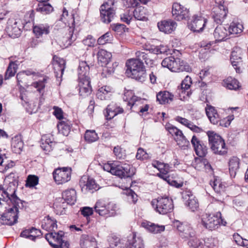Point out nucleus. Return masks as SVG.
Returning a JSON list of instances; mask_svg holds the SVG:
<instances>
[{"instance_id":"nucleus-31","label":"nucleus","mask_w":248,"mask_h":248,"mask_svg":"<svg viewBox=\"0 0 248 248\" xmlns=\"http://www.w3.org/2000/svg\"><path fill=\"white\" fill-rule=\"evenodd\" d=\"M142 226L150 232L154 233H161L165 230L164 226L159 225L148 221L143 222Z\"/></svg>"},{"instance_id":"nucleus-29","label":"nucleus","mask_w":248,"mask_h":248,"mask_svg":"<svg viewBox=\"0 0 248 248\" xmlns=\"http://www.w3.org/2000/svg\"><path fill=\"white\" fill-rule=\"evenodd\" d=\"M33 31L37 38L43 34L47 35L50 32V27L47 24H40L33 26Z\"/></svg>"},{"instance_id":"nucleus-4","label":"nucleus","mask_w":248,"mask_h":248,"mask_svg":"<svg viewBox=\"0 0 248 248\" xmlns=\"http://www.w3.org/2000/svg\"><path fill=\"white\" fill-rule=\"evenodd\" d=\"M161 65L173 72H188L191 70L187 62L179 58H175L174 56L165 58L162 61Z\"/></svg>"},{"instance_id":"nucleus-33","label":"nucleus","mask_w":248,"mask_h":248,"mask_svg":"<svg viewBox=\"0 0 248 248\" xmlns=\"http://www.w3.org/2000/svg\"><path fill=\"white\" fill-rule=\"evenodd\" d=\"M136 58H133L134 60L140 62H144L147 65H151L153 64V61L150 56V53H146L145 51H138L136 52Z\"/></svg>"},{"instance_id":"nucleus-41","label":"nucleus","mask_w":248,"mask_h":248,"mask_svg":"<svg viewBox=\"0 0 248 248\" xmlns=\"http://www.w3.org/2000/svg\"><path fill=\"white\" fill-rule=\"evenodd\" d=\"M84 187H85L86 190L91 193H93L100 188V186L95 182V181L91 178H88L86 184L84 185L83 187H82L81 190L82 191H83Z\"/></svg>"},{"instance_id":"nucleus-54","label":"nucleus","mask_w":248,"mask_h":248,"mask_svg":"<svg viewBox=\"0 0 248 248\" xmlns=\"http://www.w3.org/2000/svg\"><path fill=\"white\" fill-rule=\"evenodd\" d=\"M118 0H106V1L100 6L102 8L107 9H117L116 4Z\"/></svg>"},{"instance_id":"nucleus-44","label":"nucleus","mask_w":248,"mask_h":248,"mask_svg":"<svg viewBox=\"0 0 248 248\" xmlns=\"http://www.w3.org/2000/svg\"><path fill=\"white\" fill-rule=\"evenodd\" d=\"M121 166L124 172V178L131 177L135 174V169L132 166L127 164H122Z\"/></svg>"},{"instance_id":"nucleus-24","label":"nucleus","mask_w":248,"mask_h":248,"mask_svg":"<svg viewBox=\"0 0 248 248\" xmlns=\"http://www.w3.org/2000/svg\"><path fill=\"white\" fill-rule=\"evenodd\" d=\"M165 128L172 136H176L177 139H179L180 140L184 141L185 144H189V141L187 140L186 137L184 135L182 131L178 129L176 127L169 124H166Z\"/></svg>"},{"instance_id":"nucleus-25","label":"nucleus","mask_w":248,"mask_h":248,"mask_svg":"<svg viewBox=\"0 0 248 248\" xmlns=\"http://www.w3.org/2000/svg\"><path fill=\"white\" fill-rule=\"evenodd\" d=\"M229 34L228 31L226 28L221 25L215 28L213 33L216 41L217 42L224 41Z\"/></svg>"},{"instance_id":"nucleus-11","label":"nucleus","mask_w":248,"mask_h":248,"mask_svg":"<svg viewBox=\"0 0 248 248\" xmlns=\"http://www.w3.org/2000/svg\"><path fill=\"white\" fill-rule=\"evenodd\" d=\"M182 198L185 205L192 212H195L199 208V202L190 190H186L182 193Z\"/></svg>"},{"instance_id":"nucleus-34","label":"nucleus","mask_w":248,"mask_h":248,"mask_svg":"<svg viewBox=\"0 0 248 248\" xmlns=\"http://www.w3.org/2000/svg\"><path fill=\"white\" fill-rule=\"evenodd\" d=\"M135 18L138 20L147 21L148 20L147 9L142 6L136 7L133 12Z\"/></svg>"},{"instance_id":"nucleus-21","label":"nucleus","mask_w":248,"mask_h":248,"mask_svg":"<svg viewBox=\"0 0 248 248\" xmlns=\"http://www.w3.org/2000/svg\"><path fill=\"white\" fill-rule=\"evenodd\" d=\"M206 114L211 123L214 124L220 125V122L222 121L219 114L217 113L215 108L211 106H208L205 108Z\"/></svg>"},{"instance_id":"nucleus-57","label":"nucleus","mask_w":248,"mask_h":248,"mask_svg":"<svg viewBox=\"0 0 248 248\" xmlns=\"http://www.w3.org/2000/svg\"><path fill=\"white\" fill-rule=\"evenodd\" d=\"M113 153L117 158L123 159L126 156L125 150H123L120 146H117L114 148Z\"/></svg>"},{"instance_id":"nucleus-26","label":"nucleus","mask_w":248,"mask_h":248,"mask_svg":"<svg viewBox=\"0 0 248 248\" xmlns=\"http://www.w3.org/2000/svg\"><path fill=\"white\" fill-rule=\"evenodd\" d=\"M111 57V53L104 49H100L97 53L98 61L102 66H106L108 64Z\"/></svg>"},{"instance_id":"nucleus-59","label":"nucleus","mask_w":248,"mask_h":248,"mask_svg":"<svg viewBox=\"0 0 248 248\" xmlns=\"http://www.w3.org/2000/svg\"><path fill=\"white\" fill-rule=\"evenodd\" d=\"M31 233H32V227L31 229L23 230L21 232L20 236L32 241H35V236L31 234Z\"/></svg>"},{"instance_id":"nucleus-17","label":"nucleus","mask_w":248,"mask_h":248,"mask_svg":"<svg viewBox=\"0 0 248 248\" xmlns=\"http://www.w3.org/2000/svg\"><path fill=\"white\" fill-rule=\"evenodd\" d=\"M242 50L240 48H236L231 53L230 60L231 63L237 73L242 72L241 67L243 64L241 57Z\"/></svg>"},{"instance_id":"nucleus-22","label":"nucleus","mask_w":248,"mask_h":248,"mask_svg":"<svg viewBox=\"0 0 248 248\" xmlns=\"http://www.w3.org/2000/svg\"><path fill=\"white\" fill-rule=\"evenodd\" d=\"M123 108L116 106L114 103H111L108 106L105 116L107 120H110L118 114L123 113Z\"/></svg>"},{"instance_id":"nucleus-52","label":"nucleus","mask_w":248,"mask_h":248,"mask_svg":"<svg viewBox=\"0 0 248 248\" xmlns=\"http://www.w3.org/2000/svg\"><path fill=\"white\" fill-rule=\"evenodd\" d=\"M48 78L46 77H44L42 80H39L37 81L34 82L32 83V85L37 89V90L40 93L43 91L45 87V84Z\"/></svg>"},{"instance_id":"nucleus-19","label":"nucleus","mask_w":248,"mask_h":248,"mask_svg":"<svg viewBox=\"0 0 248 248\" xmlns=\"http://www.w3.org/2000/svg\"><path fill=\"white\" fill-rule=\"evenodd\" d=\"M157 27L160 31L170 33L176 28V23L172 20H164L158 22Z\"/></svg>"},{"instance_id":"nucleus-62","label":"nucleus","mask_w":248,"mask_h":248,"mask_svg":"<svg viewBox=\"0 0 248 248\" xmlns=\"http://www.w3.org/2000/svg\"><path fill=\"white\" fill-rule=\"evenodd\" d=\"M210 185L216 192L219 193L220 192L222 185L219 180L215 179L213 182L210 183Z\"/></svg>"},{"instance_id":"nucleus-50","label":"nucleus","mask_w":248,"mask_h":248,"mask_svg":"<svg viewBox=\"0 0 248 248\" xmlns=\"http://www.w3.org/2000/svg\"><path fill=\"white\" fill-rule=\"evenodd\" d=\"M112 38L113 36L111 32H107L98 39L97 43L99 45H103L110 43L112 40Z\"/></svg>"},{"instance_id":"nucleus-35","label":"nucleus","mask_w":248,"mask_h":248,"mask_svg":"<svg viewBox=\"0 0 248 248\" xmlns=\"http://www.w3.org/2000/svg\"><path fill=\"white\" fill-rule=\"evenodd\" d=\"M80 245L82 248H88L90 245L95 248L96 242L94 237L90 238L88 235L82 234L80 239Z\"/></svg>"},{"instance_id":"nucleus-42","label":"nucleus","mask_w":248,"mask_h":248,"mask_svg":"<svg viewBox=\"0 0 248 248\" xmlns=\"http://www.w3.org/2000/svg\"><path fill=\"white\" fill-rule=\"evenodd\" d=\"M55 237H56L57 245H58L59 248H69V243L62 239L64 232L63 231H59L57 232H54Z\"/></svg>"},{"instance_id":"nucleus-48","label":"nucleus","mask_w":248,"mask_h":248,"mask_svg":"<svg viewBox=\"0 0 248 248\" xmlns=\"http://www.w3.org/2000/svg\"><path fill=\"white\" fill-rule=\"evenodd\" d=\"M226 88L230 90H236L238 89L240 86L238 81L231 77L228 78L225 81Z\"/></svg>"},{"instance_id":"nucleus-13","label":"nucleus","mask_w":248,"mask_h":248,"mask_svg":"<svg viewBox=\"0 0 248 248\" xmlns=\"http://www.w3.org/2000/svg\"><path fill=\"white\" fill-rule=\"evenodd\" d=\"M6 31L8 35L12 38H16L21 33L20 22L14 18H10L7 23Z\"/></svg>"},{"instance_id":"nucleus-36","label":"nucleus","mask_w":248,"mask_h":248,"mask_svg":"<svg viewBox=\"0 0 248 248\" xmlns=\"http://www.w3.org/2000/svg\"><path fill=\"white\" fill-rule=\"evenodd\" d=\"M67 204L62 199L56 201L53 204V207L56 214L59 215L65 214V209L67 208Z\"/></svg>"},{"instance_id":"nucleus-55","label":"nucleus","mask_w":248,"mask_h":248,"mask_svg":"<svg viewBox=\"0 0 248 248\" xmlns=\"http://www.w3.org/2000/svg\"><path fill=\"white\" fill-rule=\"evenodd\" d=\"M79 94L80 96L85 97L90 95L92 91V86H87L84 87L82 86L78 85Z\"/></svg>"},{"instance_id":"nucleus-58","label":"nucleus","mask_w":248,"mask_h":248,"mask_svg":"<svg viewBox=\"0 0 248 248\" xmlns=\"http://www.w3.org/2000/svg\"><path fill=\"white\" fill-rule=\"evenodd\" d=\"M148 154L141 148L138 149L136 157L138 160H143L148 158Z\"/></svg>"},{"instance_id":"nucleus-8","label":"nucleus","mask_w":248,"mask_h":248,"mask_svg":"<svg viewBox=\"0 0 248 248\" xmlns=\"http://www.w3.org/2000/svg\"><path fill=\"white\" fill-rule=\"evenodd\" d=\"M71 169L68 167L56 169L53 172L54 179L58 184L65 183L71 179Z\"/></svg>"},{"instance_id":"nucleus-18","label":"nucleus","mask_w":248,"mask_h":248,"mask_svg":"<svg viewBox=\"0 0 248 248\" xmlns=\"http://www.w3.org/2000/svg\"><path fill=\"white\" fill-rule=\"evenodd\" d=\"M126 248H144L143 239L140 237H137L135 233H132L127 237L126 244Z\"/></svg>"},{"instance_id":"nucleus-2","label":"nucleus","mask_w":248,"mask_h":248,"mask_svg":"<svg viewBox=\"0 0 248 248\" xmlns=\"http://www.w3.org/2000/svg\"><path fill=\"white\" fill-rule=\"evenodd\" d=\"M125 66L126 67L125 74L127 77L141 82L145 80L147 74L144 62L130 59L126 61Z\"/></svg>"},{"instance_id":"nucleus-23","label":"nucleus","mask_w":248,"mask_h":248,"mask_svg":"<svg viewBox=\"0 0 248 248\" xmlns=\"http://www.w3.org/2000/svg\"><path fill=\"white\" fill-rule=\"evenodd\" d=\"M78 80L90 78V67L86 62L82 61L79 62L78 69Z\"/></svg>"},{"instance_id":"nucleus-45","label":"nucleus","mask_w":248,"mask_h":248,"mask_svg":"<svg viewBox=\"0 0 248 248\" xmlns=\"http://www.w3.org/2000/svg\"><path fill=\"white\" fill-rule=\"evenodd\" d=\"M99 139L97 134L94 130H87L84 134V139L88 143L97 141Z\"/></svg>"},{"instance_id":"nucleus-30","label":"nucleus","mask_w":248,"mask_h":248,"mask_svg":"<svg viewBox=\"0 0 248 248\" xmlns=\"http://www.w3.org/2000/svg\"><path fill=\"white\" fill-rule=\"evenodd\" d=\"M173 95L169 92L161 91L156 94V100L160 104L169 103L173 99Z\"/></svg>"},{"instance_id":"nucleus-43","label":"nucleus","mask_w":248,"mask_h":248,"mask_svg":"<svg viewBox=\"0 0 248 248\" xmlns=\"http://www.w3.org/2000/svg\"><path fill=\"white\" fill-rule=\"evenodd\" d=\"M243 30V26L242 24L238 22L232 21L231 23L228 31L229 34L235 35L242 32Z\"/></svg>"},{"instance_id":"nucleus-14","label":"nucleus","mask_w":248,"mask_h":248,"mask_svg":"<svg viewBox=\"0 0 248 248\" xmlns=\"http://www.w3.org/2000/svg\"><path fill=\"white\" fill-rule=\"evenodd\" d=\"M196 154L200 157L206 156L208 153V148L203 141L200 140L195 135L193 136L191 140Z\"/></svg>"},{"instance_id":"nucleus-20","label":"nucleus","mask_w":248,"mask_h":248,"mask_svg":"<svg viewBox=\"0 0 248 248\" xmlns=\"http://www.w3.org/2000/svg\"><path fill=\"white\" fill-rule=\"evenodd\" d=\"M100 20L105 24L110 23L116 15V9H107L100 7Z\"/></svg>"},{"instance_id":"nucleus-60","label":"nucleus","mask_w":248,"mask_h":248,"mask_svg":"<svg viewBox=\"0 0 248 248\" xmlns=\"http://www.w3.org/2000/svg\"><path fill=\"white\" fill-rule=\"evenodd\" d=\"M53 143L50 139H46L45 142L42 143L41 147L46 152H50L52 150V145Z\"/></svg>"},{"instance_id":"nucleus-63","label":"nucleus","mask_w":248,"mask_h":248,"mask_svg":"<svg viewBox=\"0 0 248 248\" xmlns=\"http://www.w3.org/2000/svg\"><path fill=\"white\" fill-rule=\"evenodd\" d=\"M81 215L85 217H88L93 214V209L92 208L85 206L80 209Z\"/></svg>"},{"instance_id":"nucleus-27","label":"nucleus","mask_w":248,"mask_h":248,"mask_svg":"<svg viewBox=\"0 0 248 248\" xmlns=\"http://www.w3.org/2000/svg\"><path fill=\"white\" fill-rule=\"evenodd\" d=\"M62 199L68 204H74L77 201L76 190L72 188L65 190L62 193Z\"/></svg>"},{"instance_id":"nucleus-53","label":"nucleus","mask_w":248,"mask_h":248,"mask_svg":"<svg viewBox=\"0 0 248 248\" xmlns=\"http://www.w3.org/2000/svg\"><path fill=\"white\" fill-rule=\"evenodd\" d=\"M124 194L128 197L129 200H131L134 204H135L138 201V195L130 188H126Z\"/></svg>"},{"instance_id":"nucleus-15","label":"nucleus","mask_w":248,"mask_h":248,"mask_svg":"<svg viewBox=\"0 0 248 248\" xmlns=\"http://www.w3.org/2000/svg\"><path fill=\"white\" fill-rule=\"evenodd\" d=\"M219 7H214L212 13V17L217 24L221 25L226 18L228 14V8L225 6Z\"/></svg>"},{"instance_id":"nucleus-39","label":"nucleus","mask_w":248,"mask_h":248,"mask_svg":"<svg viewBox=\"0 0 248 248\" xmlns=\"http://www.w3.org/2000/svg\"><path fill=\"white\" fill-rule=\"evenodd\" d=\"M239 159L236 157H232L229 162V172L231 177H234L236 171L239 168Z\"/></svg>"},{"instance_id":"nucleus-1","label":"nucleus","mask_w":248,"mask_h":248,"mask_svg":"<svg viewBox=\"0 0 248 248\" xmlns=\"http://www.w3.org/2000/svg\"><path fill=\"white\" fill-rule=\"evenodd\" d=\"M17 182L14 181L10 184V186H14V191L11 194L10 198H8V200L5 202H11L13 204V207L9 208L5 210L3 213L2 222L1 224L13 226L17 222L18 218L19 209H22L24 205L25 202L20 200L16 195V191Z\"/></svg>"},{"instance_id":"nucleus-10","label":"nucleus","mask_w":248,"mask_h":248,"mask_svg":"<svg viewBox=\"0 0 248 248\" xmlns=\"http://www.w3.org/2000/svg\"><path fill=\"white\" fill-rule=\"evenodd\" d=\"M174 227L179 232V235L182 238L189 239L195 236V232L193 228L186 223H183L178 220L174 222Z\"/></svg>"},{"instance_id":"nucleus-37","label":"nucleus","mask_w":248,"mask_h":248,"mask_svg":"<svg viewBox=\"0 0 248 248\" xmlns=\"http://www.w3.org/2000/svg\"><path fill=\"white\" fill-rule=\"evenodd\" d=\"M74 29L69 28L68 33L62 39V44L64 47H68L76 40V36L73 35Z\"/></svg>"},{"instance_id":"nucleus-64","label":"nucleus","mask_w":248,"mask_h":248,"mask_svg":"<svg viewBox=\"0 0 248 248\" xmlns=\"http://www.w3.org/2000/svg\"><path fill=\"white\" fill-rule=\"evenodd\" d=\"M54 111L53 114L59 120L63 119V111L62 108L54 106L53 107Z\"/></svg>"},{"instance_id":"nucleus-61","label":"nucleus","mask_w":248,"mask_h":248,"mask_svg":"<svg viewBox=\"0 0 248 248\" xmlns=\"http://www.w3.org/2000/svg\"><path fill=\"white\" fill-rule=\"evenodd\" d=\"M120 18L122 21L127 24H129L132 19V16L129 14V12L126 11L120 15Z\"/></svg>"},{"instance_id":"nucleus-51","label":"nucleus","mask_w":248,"mask_h":248,"mask_svg":"<svg viewBox=\"0 0 248 248\" xmlns=\"http://www.w3.org/2000/svg\"><path fill=\"white\" fill-rule=\"evenodd\" d=\"M188 245L191 247L194 248H202L203 246L202 242L196 237L194 236L189 238Z\"/></svg>"},{"instance_id":"nucleus-3","label":"nucleus","mask_w":248,"mask_h":248,"mask_svg":"<svg viewBox=\"0 0 248 248\" xmlns=\"http://www.w3.org/2000/svg\"><path fill=\"white\" fill-rule=\"evenodd\" d=\"M207 135L210 148L214 154L224 155L227 153L225 141L220 136L212 131H208Z\"/></svg>"},{"instance_id":"nucleus-38","label":"nucleus","mask_w":248,"mask_h":248,"mask_svg":"<svg viewBox=\"0 0 248 248\" xmlns=\"http://www.w3.org/2000/svg\"><path fill=\"white\" fill-rule=\"evenodd\" d=\"M72 124L69 121H62L57 124L59 131L63 135L67 136L69 134Z\"/></svg>"},{"instance_id":"nucleus-47","label":"nucleus","mask_w":248,"mask_h":248,"mask_svg":"<svg viewBox=\"0 0 248 248\" xmlns=\"http://www.w3.org/2000/svg\"><path fill=\"white\" fill-rule=\"evenodd\" d=\"M14 181H16L17 182L16 180H13L12 182H10L9 184V186L7 188L6 190H5L2 185H0V193L1 192V196L3 198H1V202H5L6 201L8 200V198H10L11 194H10L8 193V191H11V188H12L14 190V186H10V184L13 182ZM18 185V183H17L16 186Z\"/></svg>"},{"instance_id":"nucleus-28","label":"nucleus","mask_w":248,"mask_h":248,"mask_svg":"<svg viewBox=\"0 0 248 248\" xmlns=\"http://www.w3.org/2000/svg\"><path fill=\"white\" fill-rule=\"evenodd\" d=\"M57 220L49 216L45 217L44 222L42 224V228L47 231H54L57 229Z\"/></svg>"},{"instance_id":"nucleus-56","label":"nucleus","mask_w":248,"mask_h":248,"mask_svg":"<svg viewBox=\"0 0 248 248\" xmlns=\"http://www.w3.org/2000/svg\"><path fill=\"white\" fill-rule=\"evenodd\" d=\"M16 72L15 64L13 62H10L5 72V79H8L10 78L13 77Z\"/></svg>"},{"instance_id":"nucleus-16","label":"nucleus","mask_w":248,"mask_h":248,"mask_svg":"<svg viewBox=\"0 0 248 248\" xmlns=\"http://www.w3.org/2000/svg\"><path fill=\"white\" fill-rule=\"evenodd\" d=\"M192 79L190 77L187 76L182 81L180 86L178 87L177 92L180 94V97H183L185 99L189 97L192 93L191 90H189L192 84Z\"/></svg>"},{"instance_id":"nucleus-32","label":"nucleus","mask_w":248,"mask_h":248,"mask_svg":"<svg viewBox=\"0 0 248 248\" xmlns=\"http://www.w3.org/2000/svg\"><path fill=\"white\" fill-rule=\"evenodd\" d=\"M38 4L36 8V11L43 15L51 13L53 11V7L47 2V1H38Z\"/></svg>"},{"instance_id":"nucleus-5","label":"nucleus","mask_w":248,"mask_h":248,"mask_svg":"<svg viewBox=\"0 0 248 248\" xmlns=\"http://www.w3.org/2000/svg\"><path fill=\"white\" fill-rule=\"evenodd\" d=\"M151 204L156 212L162 215L171 212L173 209V201L168 197H160L153 199Z\"/></svg>"},{"instance_id":"nucleus-9","label":"nucleus","mask_w":248,"mask_h":248,"mask_svg":"<svg viewBox=\"0 0 248 248\" xmlns=\"http://www.w3.org/2000/svg\"><path fill=\"white\" fill-rule=\"evenodd\" d=\"M207 19L201 15H194L190 22L188 23V27L193 32H200L203 31Z\"/></svg>"},{"instance_id":"nucleus-6","label":"nucleus","mask_w":248,"mask_h":248,"mask_svg":"<svg viewBox=\"0 0 248 248\" xmlns=\"http://www.w3.org/2000/svg\"><path fill=\"white\" fill-rule=\"evenodd\" d=\"M202 224L206 229L212 231L217 229L220 225L226 226L227 222L222 218L221 213L217 212L213 215H206V218H202Z\"/></svg>"},{"instance_id":"nucleus-49","label":"nucleus","mask_w":248,"mask_h":248,"mask_svg":"<svg viewBox=\"0 0 248 248\" xmlns=\"http://www.w3.org/2000/svg\"><path fill=\"white\" fill-rule=\"evenodd\" d=\"M107 167L110 168L109 171L112 174L117 176L121 178H124V172L122 170L121 165H117L115 166L108 165Z\"/></svg>"},{"instance_id":"nucleus-12","label":"nucleus","mask_w":248,"mask_h":248,"mask_svg":"<svg viewBox=\"0 0 248 248\" xmlns=\"http://www.w3.org/2000/svg\"><path fill=\"white\" fill-rule=\"evenodd\" d=\"M172 14L178 21L186 19L189 16V10L178 2H174L172 6Z\"/></svg>"},{"instance_id":"nucleus-40","label":"nucleus","mask_w":248,"mask_h":248,"mask_svg":"<svg viewBox=\"0 0 248 248\" xmlns=\"http://www.w3.org/2000/svg\"><path fill=\"white\" fill-rule=\"evenodd\" d=\"M65 68V62L63 60H60L59 62L56 61L54 64V72L57 78H61Z\"/></svg>"},{"instance_id":"nucleus-7","label":"nucleus","mask_w":248,"mask_h":248,"mask_svg":"<svg viewBox=\"0 0 248 248\" xmlns=\"http://www.w3.org/2000/svg\"><path fill=\"white\" fill-rule=\"evenodd\" d=\"M93 208L95 212L101 216L110 217L116 215L117 205L112 202L106 204L104 201L99 200Z\"/></svg>"},{"instance_id":"nucleus-46","label":"nucleus","mask_w":248,"mask_h":248,"mask_svg":"<svg viewBox=\"0 0 248 248\" xmlns=\"http://www.w3.org/2000/svg\"><path fill=\"white\" fill-rule=\"evenodd\" d=\"M39 177L35 175H29L26 180L25 186L32 188L38 185Z\"/></svg>"}]
</instances>
